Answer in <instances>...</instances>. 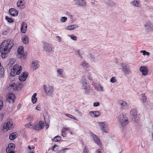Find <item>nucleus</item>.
I'll list each match as a JSON object with an SVG mask.
<instances>
[{
  "label": "nucleus",
  "mask_w": 153,
  "mask_h": 153,
  "mask_svg": "<svg viewBox=\"0 0 153 153\" xmlns=\"http://www.w3.org/2000/svg\"><path fill=\"white\" fill-rule=\"evenodd\" d=\"M140 71L142 73L143 76H146L148 74V69L146 67L142 66L139 68Z\"/></svg>",
  "instance_id": "15"
},
{
  "label": "nucleus",
  "mask_w": 153,
  "mask_h": 153,
  "mask_svg": "<svg viewBox=\"0 0 153 153\" xmlns=\"http://www.w3.org/2000/svg\"><path fill=\"white\" fill-rule=\"evenodd\" d=\"M17 87L18 88L17 90H20L23 86L22 84H21V83H18V84H16Z\"/></svg>",
  "instance_id": "46"
},
{
  "label": "nucleus",
  "mask_w": 153,
  "mask_h": 153,
  "mask_svg": "<svg viewBox=\"0 0 153 153\" xmlns=\"http://www.w3.org/2000/svg\"><path fill=\"white\" fill-rule=\"evenodd\" d=\"M95 153H102L101 152V149H98L96 151Z\"/></svg>",
  "instance_id": "57"
},
{
  "label": "nucleus",
  "mask_w": 153,
  "mask_h": 153,
  "mask_svg": "<svg viewBox=\"0 0 153 153\" xmlns=\"http://www.w3.org/2000/svg\"><path fill=\"white\" fill-rule=\"evenodd\" d=\"M110 81L112 83H114L117 82V80L115 77H113L110 79Z\"/></svg>",
  "instance_id": "47"
},
{
  "label": "nucleus",
  "mask_w": 153,
  "mask_h": 153,
  "mask_svg": "<svg viewBox=\"0 0 153 153\" xmlns=\"http://www.w3.org/2000/svg\"><path fill=\"white\" fill-rule=\"evenodd\" d=\"M61 140V138L60 136H57L54 137L53 139V141L57 142Z\"/></svg>",
  "instance_id": "35"
},
{
  "label": "nucleus",
  "mask_w": 153,
  "mask_h": 153,
  "mask_svg": "<svg viewBox=\"0 0 153 153\" xmlns=\"http://www.w3.org/2000/svg\"><path fill=\"white\" fill-rule=\"evenodd\" d=\"M78 26L76 25H74L68 26V29H76L78 28Z\"/></svg>",
  "instance_id": "38"
},
{
  "label": "nucleus",
  "mask_w": 153,
  "mask_h": 153,
  "mask_svg": "<svg viewBox=\"0 0 153 153\" xmlns=\"http://www.w3.org/2000/svg\"><path fill=\"white\" fill-rule=\"evenodd\" d=\"M66 14L68 16L70 17H72V15L71 14V13L69 12H67L66 13Z\"/></svg>",
  "instance_id": "61"
},
{
  "label": "nucleus",
  "mask_w": 153,
  "mask_h": 153,
  "mask_svg": "<svg viewBox=\"0 0 153 153\" xmlns=\"http://www.w3.org/2000/svg\"><path fill=\"white\" fill-rule=\"evenodd\" d=\"M16 84L12 83L10 84L9 85V88L10 89H13V90H17L18 88L17 87Z\"/></svg>",
  "instance_id": "22"
},
{
  "label": "nucleus",
  "mask_w": 153,
  "mask_h": 153,
  "mask_svg": "<svg viewBox=\"0 0 153 153\" xmlns=\"http://www.w3.org/2000/svg\"><path fill=\"white\" fill-rule=\"evenodd\" d=\"M4 68L1 66L0 63V75L1 77H3L4 76Z\"/></svg>",
  "instance_id": "31"
},
{
  "label": "nucleus",
  "mask_w": 153,
  "mask_h": 153,
  "mask_svg": "<svg viewBox=\"0 0 153 153\" xmlns=\"http://www.w3.org/2000/svg\"><path fill=\"white\" fill-rule=\"evenodd\" d=\"M82 89L84 90L85 92V94H88L90 91V87L89 86L86 87H84Z\"/></svg>",
  "instance_id": "33"
},
{
  "label": "nucleus",
  "mask_w": 153,
  "mask_h": 153,
  "mask_svg": "<svg viewBox=\"0 0 153 153\" xmlns=\"http://www.w3.org/2000/svg\"><path fill=\"white\" fill-rule=\"evenodd\" d=\"M25 126V127L27 128H30L32 129L34 128V125L30 123L27 124Z\"/></svg>",
  "instance_id": "36"
},
{
  "label": "nucleus",
  "mask_w": 153,
  "mask_h": 153,
  "mask_svg": "<svg viewBox=\"0 0 153 153\" xmlns=\"http://www.w3.org/2000/svg\"><path fill=\"white\" fill-rule=\"evenodd\" d=\"M45 126L44 123L42 121H40L38 123L34 125L33 129L36 130H39L44 128Z\"/></svg>",
  "instance_id": "11"
},
{
  "label": "nucleus",
  "mask_w": 153,
  "mask_h": 153,
  "mask_svg": "<svg viewBox=\"0 0 153 153\" xmlns=\"http://www.w3.org/2000/svg\"><path fill=\"white\" fill-rule=\"evenodd\" d=\"M81 86L82 87H86V86H89L88 85L87 81L85 79V76H83L82 77V79H81Z\"/></svg>",
  "instance_id": "19"
},
{
  "label": "nucleus",
  "mask_w": 153,
  "mask_h": 153,
  "mask_svg": "<svg viewBox=\"0 0 153 153\" xmlns=\"http://www.w3.org/2000/svg\"><path fill=\"white\" fill-rule=\"evenodd\" d=\"M101 129L103 132L106 133V130L108 129V123L105 122H100L98 123Z\"/></svg>",
  "instance_id": "8"
},
{
  "label": "nucleus",
  "mask_w": 153,
  "mask_h": 153,
  "mask_svg": "<svg viewBox=\"0 0 153 153\" xmlns=\"http://www.w3.org/2000/svg\"><path fill=\"white\" fill-rule=\"evenodd\" d=\"M91 136L95 143L100 147L102 146V145L101 142L97 136L92 133H91Z\"/></svg>",
  "instance_id": "7"
},
{
  "label": "nucleus",
  "mask_w": 153,
  "mask_h": 153,
  "mask_svg": "<svg viewBox=\"0 0 153 153\" xmlns=\"http://www.w3.org/2000/svg\"><path fill=\"white\" fill-rule=\"evenodd\" d=\"M99 105L100 103L98 102H95L93 103V106L95 107L98 106Z\"/></svg>",
  "instance_id": "54"
},
{
  "label": "nucleus",
  "mask_w": 153,
  "mask_h": 153,
  "mask_svg": "<svg viewBox=\"0 0 153 153\" xmlns=\"http://www.w3.org/2000/svg\"><path fill=\"white\" fill-rule=\"evenodd\" d=\"M15 148V145L13 143H10L8 144V147L6 149V152H8L10 151H11L14 149Z\"/></svg>",
  "instance_id": "20"
},
{
  "label": "nucleus",
  "mask_w": 153,
  "mask_h": 153,
  "mask_svg": "<svg viewBox=\"0 0 153 153\" xmlns=\"http://www.w3.org/2000/svg\"><path fill=\"white\" fill-rule=\"evenodd\" d=\"M5 19L9 22L12 23L14 21L13 19L12 18L8 17L7 16L5 17Z\"/></svg>",
  "instance_id": "41"
},
{
  "label": "nucleus",
  "mask_w": 153,
  "mask_h": 153,
  "mask_svg": "<svg viewBox=\"0 0 153 153\" xmlns=\"http://www.w3.org/2000/svg\"><path fill=\"white\" fill-rule=\"evenodd\" d=\"M118 119L122 126H125L128 123V118L124 113L121 114L118 116Z\"/></svg>",
  "instance_id": "3"
},
{
  "label": "nucleus",
  "mask_w": 153,
  "mask_h": 153,
  "mask_svg": "<svg viewBox=\"0 0 153 153\" xmlns=\"http://www.w3.org/2000/svg\"><path fill=\"white\" fill-rule=\"evenodd\" d=\"M140 53H142L143 55H147L149 56L150 55V53L149 52H146L145 50L141 51H140Z\"/></svg>",
  "instance_id": "37"
},
{
  "label": "nucleus",
  "mask_w": 153,
  "mask_h": 153,
  "mask_svg": "<svg viewBox=\"0 0 153 153\" xmlns=\"http://www.w3.org/2000/svg\"><path fill=\"white\" fill-rule=\"evenodd\" d=\"M24 4V3L23 2L22 0H19L17 3V5L19 8H21Z\"/></svg>",
  "instance_id": "29"
},
{
  "label": "nucleus",
  "mask_w": 153,
  "mask_h": 153,
  "mask_svg": "<svg viewBox=\"0 0 153 153\" xmlns=\"http://www.w3.org/2000/svg\"><path fill=\"white\" fill-rule=\"evenodd\" d=\"M67 20V18L66 17H63L61 19V21L62 22H65Z\"/></svg>",
  "instance_id": "49"
},
{
  "label": "nucleus",
  "mask_w": 153,
  "mask_h": 153,
  "mask_svg": "<svg viewBox=\"0 0 153 153\" xmlns=\"http://www.w3.org/2000/svg\"><path fill=\"white\" fill-rule=\"evenodd\" d=\"M26 31V29H21V31L23 33H25Z\"/></svg>",
  "instance_id": "62"
},
{
  "label": "nucleus",
  "mask_w": 153,
  "mask_h": 153,
  "mask_svg": "<svg viewBox=\"0 0 153 153\" xmlns=\"http://www.w3.org/2000/svg\"><path fill=\"white\" fill-rule=\"evenodd\" d=\"M118 104L120 108L123 109H126L128 108V103L125 101L121 100L118 101Z\"/></svg>",
  "instance_id": "10"
},
{
  "label": "nucleus",
  "mask_w": 153,
  "mask_h": 153,
  "mask_svg": "<svg viewBox=\"0 0 153 153\" xmlns=\"http://www.w3.org/2000/svg\"><path fill=\"white\" fill-rule=\"evenodd\" d=\"M7 153H15L14 151L11 150L9 151L8 152H6Z\"/></svg>",
  "instance_id": "63"
},
{
  "label": "nucleus",
  "mask_w": 153,
  "mask_h": 153,
  "mask_svg": "<svg viewBox=\"0 0 153 153\" xmlns=\"http://www.w3.org/2000/svg\"><path fill=\"white\" fill-rule=\"evenodd\" d=\"M88 79L90 80H91L92 79V77L91 74L90 73H89L88 74Z\"/></svg>",
  "instance_id": "51"
},
{
  "label": "nucleus",
  "mask_w": 153,
  "mask_h": 153,
  "mask_svg": "<svg viewBox=\"0 0 153 153\" xmlns=\"http://www.w3.org/2000/svg\"><path fill=\"white\" fill-rule=\"evenodd\" d=\"M43 50L48 52H51L53 51V46L51 44L45 42L43 43Z\"/></svg>",
  "instance_id": "5"
},
{
  "label": "nucleus",
  "mask_w": 153,
  "mask_h": 153,
  "mask_svg": "<svg viewBox=\"0 0 153 153\" xmlns=\"http://www.w3.org/2000/svg\"><path fill=\"white\" fill-rule=\"evenodd\" d=\"M69 149V148H67L64 149H63L59 150L58 153H63L66 152V151Z\"/></svg>",
  "instance_id": "45"
},
{
  "label": "nucleus",
  "mask_w": 153,
  "mask_h": 153,
  "mask_svg": "<svg viewBox=\"0 0 153 153\" xmlns=\"http://www.w3.org/2000/svg\"><path fill=\"white\" fill-rule=\"evenodd\" d=\"M81 65L84 67L89 68V65L85 61H83Z\"/></svg>",
  "instance_id": "34"
},
{
  "label": "nucleus",
  "mask_w": 153,
  "mask_h": 153,
  "mask_svg": "<svg viewBox=\"0 0 153 153\" xmlns=\"http://www.w3.org/2000/svg\"><path fill=\"white\" fill-rule=\"evenodd\" d=\"M15 98V96L13 94L9 93L8 94L7 98L9 102L13 103L14 101Z\"/></svg>",
  "instance_id": "12"
},
{
  "label": "nucleus",
  "mask_w": 153,
  "mask_h": 153,
  "mask_svg": "<svg viewBox=\"0 0 153 153\" xmlns=\"http://www.w3.org/2000/svg\"><path fill=\"white\" fill-rule=\"evenodd\" d=\"M36 109L38 111H40L41 110V105L39 104L36 107Z\"/></svg>",
  "instance_id": "53"
},
{
  "label": "nucleus",
  "mask_w": 153,
  "mask_h": 153,
  "mask_svg": "<svg viewBox=\"0 0 153 153\" xmlns=\"http://www.w3.org/2000/svg\"><path fill=\"white\" fill-rule=\"evenodd\" d=\"M74 53L76 54H78L79 56H81V53H80L79 51L78 50H75L74 51Z\"/></svg>",
  "instance_id": "55"
},
{
  "label": "nucleus",
  "mask_w": 153,
  "mask_h": 153,
  "mask_svg": "<svg viewBox=\"0 0 153 153\" xmlns=\"http://www.w3.org/2000/svg\"><path fill=\"white\" fill-rule=\"evenodd\" d=\"M57 75L59 76L64 78L65 75L63 74V70L62 69H58L57 70Z\"/></svg>",
  "instance_id": "21"
},
{
  "label": "nucleus",
  "mask_w": 153,
  "mask_h": 153,
  "mask_svg": "<svg viewBox=\"0 0 153 153\" xmlns=\"http://www.w3.org/2000/svg\"><path fill=\"white\" fill-rule=\"evenodd\" d=\"M83 153H90L87 146H86L84 147Z\"/></svg>",
  "instance_id": "43"
},
{
  "label": "nucleus",
  "mask_w": 153,
  "mask_h": 153,
  "mask_svg": "<svg viewBox=\"0 0 153 153\" xmlns=\"http://www.w3.org/2000/svg\"><path fill=\"white\" fill-rule=\"evenodd\" d=\"M100 114V112L97 111H90L88 113L89 115L92 117H97L99 116Z\"/></svg>",
  "instance_id": "17"
},
{
  "label": "nucleus",
  "mask_w": 153,
  "mask_h": 153,
  "mask_svg": "<svg viewBox=\"0 0 153 153\" xmlns=\"http://www.w3.org/2000/svg\"><path fill=\"white\" fill-rule=\"evenodd\" d=\"M27 24L25 22H23L21 25V29H27Z\"/></svg>",
  "instance_id": "39"
},
{
  "label": "nucleus",
  "mask_w": 153,
  "mask_h": 153,
  "mask_svg": "<svg viewBox=\"0 0 153 153\" xmlns=\"http://www.w3.org/2000/svg\"><path fill=\"white\" fill-rule=\"evenodd\" d=\"M45 127H46V128L47 129L48 128L49 126H48V125H46Z\"/></svg>",
  "instance_id": "64"
},
{
  "label": "nucleus",
  "mask_w": 153,
  "mask_h": 153,
  "mask_svg": "<svg viewBox=\"0 0 153 153\" xmlns=\"http://www.w3.org/2000/svg\"><path fill=\"white\" fill-rule=\"evenodd\" d=\"M121 66L122 67V71L125 74H128L131 73V70L127 68V65L126 63H121Z\"/></svg>",
  "instance_id": "6"
},
{
  "label": "nucleus",
  "mask_w": 153,
  "mask_h": 153,
  "mask_svg": "<svg viewBox=\"0 0 153 153\" xmlns=\"http://www.w3.org/2000/svg\"><path fill=\"white\" fill-rule=\"evenodd\" d=\"M62 135L63 137H65L66 136V134L65 132L62 131Z\"/></svg>",
  "instance_id": "60"
},
{
  "label": "nucleus",
  "mask_w": 153,
  "mask_h": 153,
  "mask_svg": "<svg viewBox=\"0 0 153 153\" xmlns=\"http://www.w3.org/2000/svg\"><path fill=\"white\" fill-rule=\"evenodd\" d=\"M95 89L97 91H104V90L103 89V88L100 85H96L95 87Z\"/></svg>",
  "instance_id": "27"
},
{
  "label": "nucleus",
  "mask_w": 153,
  "mask_h": 153,
  "mask_svg": "<svg viewBox=\"0 0 153 153\" xmlns=\"http://www.w3.org/2000/svg\"><path fill=\"white\" fill-rule=\"evenodd\" d=\"M37 94L36 93H34L32 97L31 101L33 104H35L37 102V99L36 97Z\"/></svg>",
  "instance_id": "26"
},
{
  "label": "nucleus",
  "mask_w": 153,
  "mask_h": 153,
  "mask_svg": "<svg viewBox=\"0 0 153 153\" xmlns=\"http://www.w3.org/2000/svg\"><path fill=\"white\" fill-rule=\"evenodd\" d=\"M8 32V30L7 29L4 30L2 31V34L3 35H6L7 34Z\"/></svg>",
  "instance_id": "52"
},
{
  "label": "nucleus",
  "mask_w": 153,
  "mask_h": 153,
  "mask_svg": "<svg viewBox=\"0 0 153 153\" xmlns=\"http://www.w3.org/2000/svg\"><path fill=\"white\" fill-rule=\"evenodd\" d=\"M13 45V40L11 39L5 40L1 43L0 46V52L3 58L7 57V54L9 53Z\"/></svg>",
  "instance_id": "1"
},
{
  "label": "nucleus",
  "mask_w": 153,
  "mask_h": 153,
  "mask_svg": "<svg viewBox=\"0 0 153 153\" xmlns=\"http://www.w3.org/2000/svg\"><path fill=\"white\" fill-rule=\"evenodd\" d=\"M3 105V101L1 100H0V110L2 108Z\"/></svg>",
  "instance_id": "56"
},
{
  "label": "nucleus",
  "mask_w": 153,
  "mask_h": 153,
  "mask_svg": "<svg viewBox=\"0 0 153 153\" xmlns=\"http://www.w3.org/2000/svg\"><path fill=\"white\" fill-rule=\"evenodd\" d=\"M13 128V123L11 121H8L6 124H5L3 126V130L7 131L8 129H11Z\"/></svg>",
  "instance_id": "9"
},
{
  "label": "nucleus",
  "mask_w": 153,
  "mask_h": 153,
  "mask_svg": "<svg viewBox=\"0 0 153 153\" xmlns=\"http://www.w3.org/2000/svg\"><path fill=\"white\" fill-rule=\"evenodd\" d=\"M28 75V74L27 72H25L22 73L19 76V79L22 82L25 81Z\"/></svg>",
  "instance_id": "13"
},
{
  "label": "nucleus",
  "mask_w": 153,
  "mask_h": 153,
  "mask_svg": "<svg viewBox=\"0 0 153 153\" xmlns=\"http://www.w3.org/2000/svg\"><path fill=\"white\" fill-rule=\"evenodd\" d=\"M34 149L35 147L33 146H30L29 145L28 146L27 151L28 153H35Z\"/></svg>",
  "instance_id": "23"
},
{
  "label": "nucleus",
  "mask_w": 153,
  "mask_h": 153,
  "mask_svg": "<svg viewBox=\"0 0 153 153\" xmlns=\"http://www.w3.org/2000/svg\"><path fill=\"white\" fill-rule=\"evenodd\" d=\"M56 38L57 39V41L58 42H60L61 41V38L59 36H56Z\"/></svg>",
  "instance_id": "59"
},
{
  "label": "nucleus",
  "mask_w": 153,
  "mask_h": 153,
  "mask_svg": "<svg viewBox=\"0 0 153 153\" xmlns=\"http://www.w3.org/2000/svg\"><path fill=\"white\" fill-rule=\"evenodd\" d=\"M15 61V60L14 59H11L9 61V63L10 64H12Z\"/></svg>",
  "instance_id": "58"
},
{
  "label": "nucleus",
  "mask_w": 153,
  "mask_h": 153,
  "mask_svg": "<svg viewBox=\"0 0 153 153\" xmlns=\"http://www.w3.org/2000/svg\"><path fill=\"white\" fill-rule=\"evenodd\" d=\"M43 88L45 93L47 95L53 96L54 92V88L53 86L50 85H44L43 86Z\"/></svg>",
  "instance_id": "4"
},
{
  "label": "nucleus",
  "mask_w": 153,
  "mask_h": 153,
  "mask_svg": "<svg viewBox=\"0 0 153 153\" xmlns=\"http://www.w3.org/2000/svg\"><path fill=\"white\" fill-rule=\"evenodd\" d=\"M58 149V146L57 145H54L52 148V150L54 151H56Z\"/></svg>",
  "instance_id": "44"
},
{
  "label": "nucleus",
  "mask_w": 153,
  "mask_h": 153,
  "mask_svg": "<svg viewBox=\"0 0 153 153\" xmlns=\"http://www.w3.org/2000/svg\"><path fill=\"white\" fill-rule=\"evenodd\" d=\"M145 27L147 29H151L152 27V25L149 22H147L146 24Z\"/></svg>",
  "instance_id": "40"
},
{
  "label": "nucleus",
  "mask_w": 153,
  "mask_h": 153,
  "mask_svg": "<svg viewBox=\"0 0 153 153\" xmlns=\"http://www.w3.org/2000/svg\"><path fill=\"white\" fill-rule=\"evenodd\" d=\"M65 115L66 116H67L69 117V118H71L73 119H74L75 120H77V119L76 118V117L72 116V115H71V114H65Z\"/></svg>",
  "instance_id": "42"
},
{
  "label": "nucleus",
  "mask_w": 153,
  "mask_h": 153,
  "mask_svg": "<svg viewBox=\"0 0 153 153\" xmlns=\"http://www.w3.org/2000/svg\"><path fill=\"white\" fill-rule=\"evenodd\" d=\"M70 130V128H63L62 131L66 132L68 131H69Z\"/></svg>",
  "instance_id": "50"
},
{
  "label": "nucleus",
  "mask_w": 153,
  "mask_h": 153,
  "mask_svg": "<svg viewBox=\"0 0 153 153\" xmlns=\"http://www.w3.org/2000/svg\"><path fill=\"white\" fill-rule=\"evenodd\" d=\"M24 49L22 47L19 46L17 50V53L21 58H25V54L24 53Z\"/></svg>",
  "instance_id": "16"
},
{
  "label": "nucleus",
  "mask_w": 153,
  "mask_h": 153,
  "mask_svg": "<svg viewBox=\"0 0 153 153\" xmlns=\"http://www.w3.org/2000/svg\"><path fill=\"white\" fill-rule=\"evenodd\" d=\"M22 67L17 65H14L10 71V75L12 76L16 75H19L21 72Z\"/></svg>",
  "instance_id": "2"
},
{
  "label": "nucleus",
  "mask_w": 153,
  "mask_h": 153,
  "mask_svg": "<svg viewBox=\"0 0 153 153\" xmlns=\"http://www.w3.org/2000/svg\"><path fill=\"white\" fill-rule=\"evenodd\" d=\"M22 40L23 42L25 44H27L28 43V37L27 36H22Z\"/></svg>",
  "instance_id": "28"
},
{
  "label": "nucleus",
  "mask_w": 153,
  "mask_h": 153,
  "mask_svg": "<svg viewBox=\"0 0 153 153\" xmlns=\"http://www.w3.org/2000/svg\"><path fill=\"white\" fill-rule=\"evenodd\" d=\"M130 114L135 119L137 117V111L135 110H133L130 112Z\"/></svg>",
  "instance_id": "30"
},
{
  "label": "nucleus",
  "mask_w": 153,
  "mask_h": 153,
  "mask_svg": "<svg viewBox=\"0 0 153 153\" xmlns=\"http://www.w3.org/2000/svg\"><path fill=\"white\" fill-rule=\"evenodd\" d=\"M131 4L134 6L138 7L140 5V1L134 0L131 2Z\"/></svg>",
  "instance_id": "32"
},
{
  "label": "nucleus",
  "mask_w": 153,
  "mask_h": 153,
  "mask_svg": "<svg viewBox=\"0 0 153 153\" xmlns=\"http://www.w3.org/2000/svg\"><path fill=\"white\" fill-rule=\"evenodd\" d=\"M17 135V133L16 132L12 133L10 135L9 138L11 140H13L16 138Z\"/></svg>",
  "instance_id": "24"
},
{
  "label": "nucleus",
  "mask_w": 153,
  "mask_h": 153,
  "mask_svg": "<svg viewBox=\"0 0 153 153\" xmlns=\"http://www.w3.org/2000/svg\"><path fill=\"white\" fill-rule=\"evenodd\" d=\"M140 100L142 101L143 103H145L146 100V97L144 93L141 94L139 96Z\"/></svg>",
  "instance_id": "25"
},
{
  "label": "nucleus",
  "mask_w": 153,
  "mask_h": 153,
  "mask_svg": "<svg viewBox=\"0 0 153 153\" xmlns=\"http://www.w3.org/2000/svg\"><path fill=\"white\" fill-rule=\"evenodd\" d=\"M9 14L12 16H16L18 14V11L14 8H11L9 10Z\"/></svg>",
  "instance_id": "14"
},
{
  "label": "nucleus",
  "mask_w": 153,
  "mask_h": 153,
  "mask_svg": "<svg viewBox=\"0 0 153 153\" xmlns=\"http://www.w3.org/2000/svg\"><path fill=\"white\" fill-rule=\"evenodd\" d=\"M39 66V62L36 60L33 61L32 62L31 67L33 70H36Z\"/></svg>",
  "instance_id": "18"
},
{
  "label": "nucleus",
  "mask_w": 153,
  "mask_h": 153,
  "mask_svg": "<svg viewBox=\"0 0 153 153\" xmlns=\"http://www.w3.org/2000/svg\"><path fill=\"white\" fill-rule=\"evenodd\" d=\"M69 36L74 40H76L77 39V37L73 35H71V36Z\"/></svg>",
  "instance_id": "48"
}]
</instances>
